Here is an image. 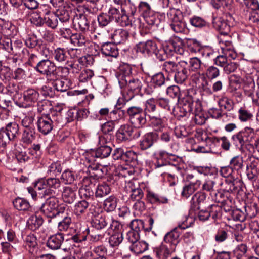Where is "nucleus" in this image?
Returning <instances> with one entry per match:
<instances>
[{"instance_id": "nucleus-1", "label": "nucleus", "mask_w": 259, "mask_h": 259, "mask_svg": "<svg viewBox=\"0 0 259 259\" xmlns=\"http://www.w3.org/2000/svg\"><path fill=\"white\" fill-rule=\"evenodd\" d=\"M61 180L55 177L40 179L34 185L36 191L41 198L46 196H55L59 194L61 187Z\"/></svg>"}, {"instance_id": "nucleus-2", "label": "nucleus", "mask_w": 259, "mask_h": 259, "mask_svg": "<svg viewBox=\"0 0 259 259\" xmlns=\"http://www.w3.org/2000/svg\"><path fill=\"white\" fill-rule=\"evenodd\" d=\"M162 69L169 75L174 74V80L177 83H182L190 75L188 69V63L181 61L178 63L173 61H166L162 65Z\"/></svg>"}, {"instance_id": "nucleus-3", "label": "nucleus", "mask_w": 259, "mask_h": 259, "mask_svg": "<svg viewBox=\"0 0 259 259\" xmlns=\"http://www.w3.org/2000/svg\"><path fill=\"white\" fill-rule=\"evenodd\" d=\"M181 104L186 113H192L195 115L196 122L198 121V118H201L202 109L201 102L199 100L194 102L190 91H187L184 93V96L181 99Z\"/></svg>"}, {"instance_id": "nucleus-4", "label": "nucleus", "mask_w": 259, "mask_h": 259, "mask_svg": "<svg viewBox=\"0 0 259 259\" xmlns=\"http://www.w3.org/2000/svg\"><path fill=\"white\" fill-rule=\"evenodd\" d=\"M258 130L246 126L232 136L231 139L236 146L242 147L245 144L253 141L256 137Z\"/></svg>"}, {"instance_id": "nucleus-5", "label": "nucleus", "mask_w": 259, "mask_h": 259, "mask_svg": "<svg viewBox=\"0 0 259 259\" xmlns=\"http://www.w3.org/2000/svg\"><path fill=\"white\" fill-rule=\"evenodd\" d=\"M167 16L171 29L176 33H182L185 31L186 24L182 21L181 12L178 9L170 8Z\"/></svg>"}, {"instance_id": "nucleus-6", "label": "nucleus", "mask_w": 259, "mask_h": 259, "mask_svg": "<svg viewBox=\"0 0 259 259\" xmlns=\"http://www.w3.org/2000/svg\"><path fill=\"white\" fill-rule=\"evenodd\" d=\"M125 0H114V19L115 22L122 27L128 25L131 22L126 15Z\"/></svg>"}, {"instance_id": "nucleus-7", "label": "nucleus", "mask_w": 259, "mask_h": 259, "mask_svg": "<svg viewBox=\"0 0 259 259\" xmlns=\"http://www.w3.org/2000/svg\"><path fill=\"white\" fill-rule=\"evenodd\" d=\"M122 225L117 221H114V254L116 255L114 258L116 259H123L122 252L124 251V247L122 243Z\"/></svg>"}, {"instance_id": "nucleus-8", "label": "nucleus", "mask_w": 259, "mask_h": 259, "mask_svg": "<svg viewBox=\"0 0 259 259\" xmlns=\"http://www.w3.org/2000/svg\"><path fill=\"white\" fill-rule=\"evenodd\" d=\"M58 201L55 196H50L40 207V211L48 218H52L59 215L58 210Z\"/></svg>"}, {"instance_id": "nucleus-9", "label": "nucleus", "mask_w": 259, "mask_h": 259, "mask_svg": "<svg viewBox=\"0 0 259 259\" xmlns=\"http://www.w3.org/2000/svg\"><path fill=\"white\" fill-rule=\"evenodd\" d=\"M134 132L133 127L129 124L121 125L116 133V140L118 142L125 141L132 138ZM140 135L139 131L137 132V135L133 136V138L138 137Z\"/></svg>"}, {"instance_id": "nucleus-10", "label": "nucleus", "mask_w": 259, "mask_h": 259, "mask_svg": "<svg viewBox=\"0 0 259 259\" xmlns=\"http://www.w3.org/2000/svg\"><path fill=\"white\" fill-rule=\"evenodd\" d=\"M187 227V225H185L183 224L179 225L178 227L175 228L170 232L165 234L162 242L176 247L179 242V238L181 234L179 230L180 229H184Z\"/></svg>"}, {"instance_id": "nucleus-11", "label": "nucleus", "mask_w": 259, "mask_h": 259, "mask_svg": "<svg viewBox=\"0 0 259 259\" xmlns=\"http://www.w3.org/2000/svg\"><path fill=\"white\" fill-rule=\"evenodd\" d=\"M159 136L156 132H149L146 134L140 141L139 147L141 149L145 150L153 146L154 143L158 141Z\"/></svg>"}, {"instance_id": "nucleus-12", "label": "nucleus", "mask_w": 259, "mask_h": 259, "mask_svg": "<svg viewBox=\"0 0 259 259\" xmlns=\"http://www.w3.org/2000/svg\"><path fill=\"white\" fill-rule=\"evenodd\" d=\"M37 125L38 131L45 135L50 133L54 127L48 114L39 117L37 120Z\"/></svg>"}, {"instance_id": "nucleus-13", "label": "nucleus", "mask_w": 259, "mask_h": 259, "mask_svg": "<svg viewBox=\"0 0 259 259\" xmlns=\"http://www.w3.org/2000/svg\"><path fill=\"white\" fill-rule=\"evenodd\" d=\"M39 96L38 92L33 89H28L25 91L23 95L22 106L26 107L32 105L33 103L37 102Z\"/></svg>"}, {"instance_id": "nucleus-14", "label": "nucleus", "mask_w": 259, "mask_h": 259, "mask_svg": "<svg viewBox=\"0 0 259 259\" xmlns=\"http://www.w3.org/2000/svg\"><path fill=\"white\" fill-rule=\"evenodd\" d=\"M72 24L76 29L84 32L89 30V22L83 14H76L72 19Z\"/></svg>"}, {"instance_id": "nucleus-15", "label": "nucleus", "mask_w": 259, "mask_h": 259, "mask_svg": "<svg viewBox=\"0 0 259 259\" xmlns=\"http://www.w3.org/2000/svg\"><path fill=\"white\" fill-rule=\"evenodd\" d=\"M77 190L78 187L76 185L64 187L62 193L64 201L69 204L73 203L76 199V192Z\"/></svg>"}, {"instance_id": "nucleus-16", "label": "nucleus", "mask_w": 259, "mask_h": 259, "mask_svg": "<svg viewBox=\"0 0 259 259\" xmlns=\"http://www.w3.org/2000/svg\"><path fill=\"white\" fill-rule=\"evenodd\" d=\"M64 240V234L61 232H58L48 238L47 246L51 249L57 250L60 248Z\"/></svg>"}, {"instance_id": "nucleus-17", "label": "nucleus", "mask_w": 259, "mask_h": 259, "mask_svg": "<svg viewBox=\"0 0 259 259\" xmlns=\"http://www.w3.org/2000/svg\"><path fill=\"white\" fill-rule=\"evenodd\" d=\"M213 26L221 35H227L230 31V25L228 23L227 20L221 17L213 19Z\"/></svg>"}, {"instance_id": "nucleus-18", "label": "nucleus", "mask_w": 259, "mask_h": 259, "mask_svg": "<svg viewBox=\"0 0 259 259\" xmlns=\"http://www.w3.org/2000/svg\"><path fill=\"white\" fill-rule=\"evenodd\" d=\"M241 80V78L236 75H232L230 77L229 90L233 96L238 97L241 96V93L239 91Z\"/></svg>"}, {"instance_id": "nucleus-19", "label": "nucleus", "mask_w": 259, "mask_h": 259, "mask_svg": "<svg viewBox=\"0 0 259 259\" xmlns=\"http://www.w3.org/2000/svg\"><path fill=\"white\" fill-rule=\"evenodd\" d=\"M156 44L150 40L145 42H140L136 46L137 52L145 54H149L151 53H156Z\"/></svg>"}, {"instance_id": "nucleus-20", "label": "nucleus", "mask_w": 259, "mask_h": 259, "mask_svg": "<svg viewBox=\"0 0 259 259\" xmlns=\"http://www.w3.org/2000/svg\"><path fill=\"white\" fill-rule=\"evenodd\" d=\"M206 195L205 193L198 192L194 195L190 201L191 209L194 211L200 210L201 205L205 203Z\"/></svg>"}, {"instance_id": "nucleus-21", "label": "nucleus", "mask_w": 259, "mask_h": 259, "mask_svg": "<svg viewBox=\"0 0 259 259\" xmlns=\"http://www.w3.org/2000/svg\"><path fill=\"white\" fill-rule=\"evenodd\" d=\"M201 181L196 179L195 181H191L188 184L183 187L182 196L186 198L192 195L200 187Z\"/></svg>"}, {"instance_id": "nucleus-22", "label": "nucleus", "mask_w": 259, "mask_h": 259, "mask_svg": "<svg viewBox=\"0 0 259 259\" xmlns=\"http://www.w3.org/2000/svg\"><path fill=\"white\" fill-rule=\"evenodd\" d=\"M55 63L50 60L44 59L37 64L34 69L40 74L45 75L52 68H55Z\"/></svg>"}, {"instance_id": "nucleus-23", "label": "nucleus", "mask_w": 259, "mask_h": 259, "mask_svg": "<svg viewBox=\"0 0 259 259\" xmlns=\"http://www.w3.org/2000/svg\"><path fill=\"white\" fill-rule=\"evenodd\" d=\"M45 23L49 27L55 29L58 24V16L55 13L51 12L50 9H46L45 12Z\"/></svg>"}, {"instance_id": "nucleus-24", "label": "nucleus", "mask_w": 259, "mask_h": 259, "mask_svg": "<svg viewBox=\"0 0 259 259\" xmlns=\"http://www.w3.org/2000/svg\"><path fill=\"white\" fill-rule=\"evenodd\" d=\"M151 125L155 132L162 131L165 127L166 122L164 119L152 115H149Z\"/></svg>"}, {"instance_id": "nucleus-25", "label": "nucleus", "mask_w": 259, "mask_h": 259, "mask_svg": "<svg viewBox=\"0 0 259 259\" xmlns=\"http://www.w3.org/2000/svg\"><path fill=\"white\" fill-rule=\"evenodd\" d=\"M48 115H49L54 126L60 128L66 124V121H65L64 118H63L60 110L59 111H53Z\"/></svg>"}, {"instance_id": "nucleus-26", "label": "nucleus", "mask_w": 259, "mask_h": 259, "mask_svg": "<svg viewBox=\"0 0 259 259\" xmlns=\"http://www.w3.org/2000/svg\"><path fill=\"white\" fill-rule=\"evenodd\" d=\"M4 129L12 141H14L19 135V126L16 122H9Z\"/></svg>"}, {"instance_id": "nucleus-27", "label": "nucleus", "mask_w": 259, "mask_h": 259, "mask_svg": "<svg viewBox=\"0 0 259 259\" xmlns=\"http://www.w3.org/2000/svg\"><path fill=\"white\" fill-rule=\"evenodd\" d=\"M14 206L17 209L20 211H31V207L29 202L22 198L18 197L13 202Z\"/></svg>"}, {"instance_id": "nucleus-28", "label": "nucleus", "mask_w": 259, "mask_h": 259, "mask_svg": "<svg viewBox=\"0 0 259 259\" xmlns=\"http://www.w3.org/2000/svg\"><path fill=\"white\" fill-rule=\"evenodd\" d=\"M176 247L162 242L158 251V254L166 258L170 256L176 250Z\"/></svg>"}, {"instance_id": "nucleus-29", "label": "nucleus", "mask_w": 259, "mask_h": 259, "mask_svg": "<svg viewBox=\"0 0 259 259\" xmlns=\"http://www.w3.org/2000/svg\"><path fill=\"white\" fill-rule=\"evenodd\" d=\"M44 220L40 216L32 215L27 220L28 227L32 231L38 229L43 224Z\"/></svg>"}, {"instance_id": "nucleus-30", "label": "nucleus", "mask_w": 259, "mask_h": 259, "mask_svg": "<svg viewBox=\"0 0 259 259\" xmlns=\"http://www.w3.org/2000/svg\"><path fill=\"white\" fill-rule=\"evenodd\" d=\"M35 134L34 129L25 128L22 135L21 142L26 145L31 144L35 138Z\"/></svg>"}, {"instance_id": "nucleus-31", "label": "nucleus", "mask_w": 259, "mask_h": 259, "mask_svg": "<svg viewBox=\"0 0 259 259\" xmlns=\"http://www.w3.org/2000/svg\"><path fill=\"white\" fill-rule=\"evenodd\" d=\"M146 113L143 110L137 114L136 116H134L133 119H131V123L137 127H141L143 126L146 123Z\"/></svg>"}, {"instance_id": "nucleus-32", "label": "nucleus", "mask_w": 259, "mask_h": 259, "mask_svg": "<svg viewBox=\"0 0 259 259\" xmlns=\"http://www.w3.org/2000/svg\"><path fill=\"white\" fill-rule=\"evenodd\" d=\"M208 113L210 116L215 119L222 120L223 121H227L228 117V114L226 112H223L221 108H210Z\"/></svg>"}, {"instance_id": "nucleus-33", "label": "nucleus", "mask_w": 259, "mask_h": 259, "mask_svg": "<svg viewBox=\"0 0 259 259\" xmlns=\"http://www.w3.org/2000/svg\"><path fill=\"white\" fill-rule=\"evenodd\" d=\"M62 167L60 162H54L51 163L48 167L47 174L50 177H55L58 176L62 171Z\"/></svg>"}, {"instance_id": "nucleus-34", "label": "nucleus", "mask_w": 259, "mask_h": 259, "mask_svg": "<svg viewBox=\"0 0 259 259\" xmlns=\"http://www.w3.org/2000/svg\"><path fill=\"white\" fill-rule=\"evenodd\" d=\"M130 250L135 254L142 253L148 249V245L144 241H138L131 245Z\"/></svg>"}, {"instance_id": "nucleus-35", "label": "nucleus", "mask_w": 259, "mask_h": 259, "mask_svg": "<svg viewBox=\"0 0 259 259\" xmlns=\"http://www.w3.org/2000/svg\"><path fill=\"white\" fill-rule=\"evenodd\" d=\"M19 91L18 85L13 81H9L5 88L4 87L3 94L13 97Z\"/></svg>"}, {"instance_id": "nucleus-36", "label": "nucleus", "mask_w": 259, "mask_h": 259, "mask_svg": "<svg viewBox=\"0 0 259 259\" xmlns=\"http://www.w3.org/2000/svg\"><path fill=\"white\" fill-rule=\"evenodd\" d=\"M188 63V69L190 70V73L191 71L199 72L200 74V70L201 69V61L197 57H193L190 58Z\"/></svg>"}, {"instance_id": "nucleus-37", "label": "nucleus", "mask_w": 259, "mask_h": 259, "mask_svg": "<svg viewBox=\"0 0 259 259\" xmlns=\"http://www.w3.org/2000/svg\"><path fill=\"white\" fill-rule=\"evenodd\" d=\"M54 60L59 63H64L67 61V55L66 51L64 48H57L53 53Z\"/></svg>"}, {"instance_id": "nucleus-38", "label": "nucleus", "mask_w": 259, "mask_h": 259, "mask_svg": "<svg viewBox=\"0 0 259 259\" xmlns=\"http://www.w3.org/2000/svg\"><path fill=\"white\" fill-rule=\"evenodd\" d=\"M57 91L61 92L67 91L70 87V81L67 79H60V78L53 84Z\"/></svg>"}, {"instance_id": "nucleus-39", "label": "nucleus", "mask_w": 259, "mask_h": 259, "mask_svg": "<svg viewBox=\"0 0 259 259\" xmlns=\"http://www.w3.org/2000/svg\"><path fill=\"white\" fill-rule=\"evenodd\" d=\"M218 104L220 108L224 109L227 111H230L233 108V102L229 98L222 96L218 100Z\"/></svg>"}, {"instance_id": "nucleus-40", "label": "nucleus", "mask_w": 259, "mask_h": 259, "mask_svg": "<svg viewBox=\"0 0 259 259\" xmlns=\"http://www.w3.org/2000/svg\"><path fill=\"white\" fill-rule=\"evenodd\" d=\"M247 246L245 244L238 245L234 250V254L236 259H246Z\"/></svg>"}, {"instance_id": "nucleus-41", "label": "nucleus", "mask_w": 259, "mask_h": 259, "mask_svg": "<svg viewBox=\"0 0 259 259\" xmlns=\"http://www.w3.org/2000/svg\"><path fill=\"white\" fill-rule=\"evenodd\" d=\"M101 51L103 55L109 57L108 59V61H112L113 57V43L107 42L103 44L102 46Z\"/></svg>"}, {"instance_id": "nucleus-42", "label": "nucleus", "mask_w": 259, "mask_h": 259, "mask_svg": "<svg viewBox=\"0 0 259 259\" xmlns=\"http://www.w3.org/2000/svg\"><path fill=\"white\" fill-rule=\"evenodd\" d=\"M216 182L215 180H206L202 185V190L209 193L210 195H216Z\"/></svg>"}, {"instance_id": "nucleus-43", "label": "nucleus", "mask_w": 259, "mask_h": 259, "mask_svg": "<svg viewBox=\"0 0 259 259\" xmlns=\"http://www.w3.org/2000/svg\"><path fill=\"white\" fill-rule=\"evenodd\" d=\"M89 206V203L84 200L78 201L74 205V212L76 215L85 213Z\"/></svg>"}, {"instance_id": "nucleus-44", "label": "nucleus", "mask_w": 259, "mask_h": 259, "mask_svg": "<svg viewBox=\"0 0 259 259\" xmlns=\"http://www.w3.org/2000/svg\"><path fill=\"white\" fill-rule=\"evenodd\" d=\"M75 179L74 172L69 169L65 170L62 174L60 180L65 184H71Z\"/></svg>"}, {"instance_id": "nucleus-45", "label": "nucleus", "mask_w": 259, "mask_h": 259, "mask_svg": "<svg viewBox=\"0 0 259 259\" xmlns=\"http://www.w3.org/2000/svg\"><path fill=\"white\" fill-rule=\"evenodd\" d=\"M128 36V32L123 29H116L114 31V44L125 41Z\"/></svg>"}, {"instance_id": "nucleus-46", "label": "nucleus", "mask_w": 259, "mask_h": 259, "mask_svg": "<svg viewBox=\"0 0 259 259\" xmlns=\"http://www.w3.org/2000/svg\"><path fill=\"white\" fill-rule=\"evenodd\" d=\"M71 13L72 12L70 10L64 7L58 11L56 14L61 22L67 23L69 22Z\"/></svg>"}, {"instance_id": "nucleus-47", "label": "nucleus", "mask_w": 259, "mask_h": 259, "mask_svg": "<svg viewBox=\"0 0 259 259\" xmlns=\"http://www.w3.org/2000/svg\"><path fill=\"white\" fill-rule=\"evenodd\" d=\"M166 93L168 95L172 98H177L178 101L181 104L182 94L180 93V90L177 85H171L167 88ZM185 92L183 93V94ZM184 95L183 96V97Z\"/></svg>"}, {"instance_id": "nucleus-48", "label": "nucleus", "mask_w": 259, "mask_h": 259, "mask_svg": "<svg viewBox=\"0 0 259 259\" xmlns=\"http://www.w3.org/2000/svg\"><path fill=\"white\" fill-rule=\"evenodd\" d=\"M247 176L248 179L252 182H254L258 179L259 170L254 162H252L248 168Z\"/></svg>"}, {"instance_id": "nucleus-49", "label": "nucleus", "mask_w": 259, "mask_h": 259, "mask_svg": "<svg viewBox=\"0 0 259 259\" xmlns=\"http://www.w3.org/2000/svg\"><path fill=\"white\" fill-rule=\"evenodd\" d=\"M190 24L196 28H203L208 25V23L202 17L194 16L190 19Z\"/></svg>"}, {"instance_id": "nucleus-50", "label": "nucleus", "mask_w": 259, "mask_h": 259, "mask_svg": "<svg viewBox=\"0 0 259 259\" xmlns=\"http://www.w3.org/2000/svg\"><path fill=\"white\" fill-rule=\"evenodd\" d=\"M255 88V85L254 81L251 78L248 79L247 81L245 82L243 87L245 95L250 97L252 96L254 94Z\"/></svg>"}, {"instance_id": "nucleus-51", "label": "nucleus", "mask_w": 259, "mask_h": 259, "mask_svg": "<svg viewBox=\"0 0 259 259\" xmlns=\"http://www.w3.org/2000/svg\"><path fill=\"white\" fill-rule=\"evenodd\" d=\"M238 119L241 122H247L252 119L253 114L244 107H241L238 112Z\"/></svg>"}, {"instance_id": "nucleus-52", "label": "nucleus", "mask_w": 259, "mask_h": 259, "mask_svg": "<svg viewBox=\"0 0 259 259\" xmlns=\"http://www.w3.org/2000/svg\"><path fill=\"white\" fill-rule=\"evenodd\" d=\"M147 197L148 200L152 203L156 202L165 203L168 202L167 198L160 197L157 194L153 191H148Z\"/></svg>"}, {"instance_id": "nucleus-53", "label": "nucleus", "mask_w": 259, "mask_h": 259, "mask_svg": "<svg viewBox=\"0 0 259 259\" xmlns=\"http://www.w3.org/2000/svg\"><path fill=\"white\" fill-rule=\"evenodd\" d=\"M220 74L219 69L213 65L208 66L205 72V75L210 80L215 79L219 76Z\"/></svg>"}, {"instance_id": "nucleus-54", "label": "nucleus", "mask_w": 259, "mask_h": 259, "mask_svg": "<svg viewBox=\"0 0 259 259\" xmlns=\"http://www.w3.org/2000/svg\"><path fill=\"white\" fill-rule=\"evenodd\" d=\"M72 220L70 217H64L62 221L59 222L58 224V231L60 232H65L70 228Z\"/></svg>"}, {"instance_id": "nucleus-55", "label": "nucleus", "mask_w": 259, "mask_h": 259, "mask_svg": "<svg viewBox=\"0 0 259 259\" xmlns=\"http://www.w3.org/2000/svg\"><path fill=\"white\" fill-rule=\"evenodd\" d=\"M45 75L47 81L51 82L53 84L60 78V74L58 73L56 66L46 73Z\"/></svg>"}, {"instance_id": "nucleus-56", "label": "nucleus", "mask_w": 259, "mask_h": 259, "mask_svg": "<svg viewBox=\"0 0 259 259\" xmlns=\"http://www.w3.org/2000/svg\"><path fill=\"white\" fill-rule=\"evenodd\" d=\"M70 40L72 44L78 47L84 46L86 42L85 37L79 33L72 34L71 36Z\"/></svg>"}, {"instance_id": "nucleus-57", "label": "nucleus", "mask_w": 259, "mask_h": 259, "mask_svg": "<svg viewBox=\"0 0 259 259\" xmlns=\"http://www.w3.org/2000/svg\"><path fill=\"white\" fill-rule=\"evenodd\" d=\"M143 84L141 81L138 79L130 80L128 83V88L136 94L140 92Z\"/></svg>"}, {"instance_id": "nucleus-58", "label": "nucleus", "mask_w": 259, "mask_h": 259, "mask_svg": "<svg viewBox=\"0 0 259 259\" xmlns=\"http://www.w3.org/2000/svg\"><path fill=\"white\" fill-rule=\"evenodd\" d=\"M10 141L12 140L5 130L4 127L2 128L0 130V148H2V149H0L1 151L4 150L7 144Z\"/></svg>"}, {"instance_id": "nucleus-59", "label": "nucleus", "mask_w": 259, "mask_h": 259, "mask_svg": "<svg viewBox=\"0 0 259 259\" xmlns=\"http://www.w3.org/2000/svg\"><path fill=\"white\" fill-rule=\"evenodd\" d=\"M111 191V188L107 184H103L98 186L95 195L97 197H102L108 194Z\"/></svg>"}, {"instance_id": "nucleus-60", "label": "nucleus", "mask_w": 259, "mask_h": 259, "mask_svg": "<svg viewBox=\"0 0 259 259\" xmlns=\"http://www.w3.org/2000/svg\"><path fill=\"white\" fill-rule=\"evenodd\" d=\"M98 158H103L108 157L112 151V148L108 146H101L95 150Z\"/></svg>"}, {"instance_id": "nucleus-61", "label": "nucleus", "mask_w": 259, "mask_h": 259, "mask_svg": "<svg viewBox=\"0 0 259 259\" xmlns=\"http://www.w3.org/2000/svg\"><path fill=\"white\" fill-rule=\"evenodd\" d=\"M243 158L241 156H236L231 160L230 162V166L233 167V169H240L243 166Z\"/></svg>"}, {"instance_id": "nucleus-62", "label": "nucleus", "mask_w": 259, "mask_h": 259, "mask_svg": "<svg viewBox=\"0 0 259 259\" xmlns=\"http://www.w3.org/2000/svg\"><path fill=\"white\" fill-rule=\"evenodd\" d=\"M24 241L26 247H28L30 248H33L36 247L37 244L36 238L34 235L32 234L27 235Z\"/></svg>"}, {"instance_id": "nucleus-63", "label": "nucleus", "mask_w": 259, "mask_h": 259, "mask_svg": "<svg viewBox=\"0 0 259 259\" xmlns=\"http://www.w3.org/2000/svg\"><path fill=\"white\" fill-rule=\"evenodd\" d=\"M246 215L249 218L255 217L257 214V205L256 203L251 204L245 207Z\"/></svg>"}, {"instance_id": "nucleus-64", "label": "nucleus", "mask_w": 259, "mask_h": 259, "mask_svg": "<svg viewBox=\"0 0 259 259\" xmlns=\"http://www.w3.org/2000/svg\"><path fill=\"white\" fill-rule=\"evenodd\" d=\"M94 75V72L92 70H84L80 74L79 76V80L80 82H87L90 80Z\"/></svg>"}]
</instances>
